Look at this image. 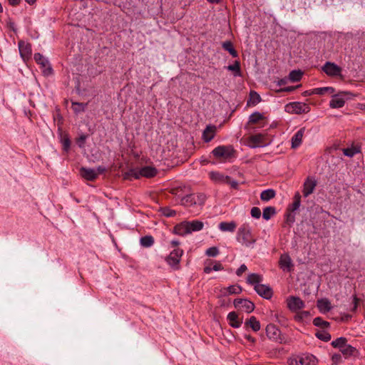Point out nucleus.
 Wrapping results in <instances>:
<instances>
[{
    "instance_id": "15",
    "label": "nucleus",
    "mask_w": 365,
    "mask_h": 365,
    "mask_svg": "<svg viewBox=\"0 0 365 365\" xmlns=\"http://www.w3.org/2000/svg\"><path fill=\"white\" fill-rule=\"evenodd\" d=\"M264 138V135L261 133L250 135L248 138V146L251 148L264 147L267 145Z\"/></svg>"
},
{
    "instance_id": "34",
    "label": "nucleus",
    "mask_w": 365,
    "mask_h": 365,
    "mask_svg": "<svg viewBox=\"0 0 365 365\" xmlns=\"http://www.w3.org/2000/svg\"><path fill=\"white\" fill-rule=\"evenodd\" d=\"M227 69L232 71L235 77L242 76L240 62L239 61H235L233 64L227 66Z\"/></svg>"
},
{
    "instance_id": "53",
    "label": "nucleus",
    "mask_w": 365,
    "mask_h": 365,
    "mask_svg": "<svg viewBox=\"0 0 365 365\" xmlns=\"http://www.w3.org/2000/svg\"><path fill=\"white\" fill-rule=\"evenodd\" d=\"M275 317L278 323L282 326H287V319L284 316H283L282 314H276Z\"/></svg>"
},
{
    "instance_id": "9",
    "label": "nucleus",
    "mask_w": 365,
    "mask_h": 365,
    "mask_svg": "<svg viewBox=\"0 0 365 365\" xmlns=\"http://www.w3.org/2000/svg\"><path fill=\"white\" fill-rule=\"evenodd\" d=\"M353 94L350 92H340L333 95L329 101V107L331 108H341L344 107L346 100L350 99Z\"/></svg>"
},
{
    "instance_id": "24",
    "label": "nucleus",
    "mask_w": 365,
    "mask_h": 365,
    "mask_svg": "<svg viewBox=\"0 0 365 365\" xmlns=\"http://www.w3.org/2000/svg\"><path fill=\"white\" fill-rule=\"evenodd\" d=\"M173 232L177 235H180L182 237H184V236L190 234L188 227H187V221H183L180 223L177 224L173 227Z\"/></svg>"
},
{
    "instance_id": "61",
    "label": "nucleus",
    "mask_w": 365,
    "mask_h": 365,
    "mask_svg": "<svg viewBox=\"0 0 365 365\" xmlns=\"http://www.w3.org/2000/svg\"><path fill=\"white\" fill-rule=\"evenodd\" d=\"M245 339H246L248 341H250L252 344L256 343V339L255 337H253L252 336H251L250 334H245Z\"/></svg>"
},
{
    "instance_id": "13",
    "label": "nucleus",
    "mask_w": 365,
    "mask_h": 365,
    "mask_svg": "<svg viewBox=\"0 0 365 365\" xmlns=\"http://www.w3.org/2000/svg\"><path fill=\"white\" fill-rule=\"evenodd\" d=\"M19 51L22 59L26 61L31 58L32 54L31 44L20 40L18 43Z\"/></svg>"
},
{
    "instance_id": "44",
    "label": "nucleus",
    "mask_w": 365,
    "mask_h": 365,
    "mask_svg": "<svg viewBox=\"0 0 365 365\" xmlns=\"http://www.w3.org/2000/svg\"><path fill=\"white\" fill-rule=\"evenodd\" d=\"M315 94L322 96L326 93H334L335 92V89L333 87H322V88H314Z\"/></svg>"
},
{
    "instance_id": "26",
    "label": "nucleus",
    "mask_w": 365,
    "mask_h": 365,
    "mask_svg": "<svg viewBox=\"0 0 365 365\" xmlns=\"http://www.w3.org/2000/svg\"><path fill=\"white\" fill-rule=\"evenodd\" d=\"M245 327L250 328L253 331L257 332L260 330L261 324L259 321L255 317L252 316L245 322Z\"/></svg>"
},
{
    "instance_id": "6",
    "label": "nucleus",
    "mask_w": 365,
    "mask_h": 365,
    "mask_svg": "<svg viewBox=\"0 0 365 365\" xmlns=\"http://www.w3.org/2000/svg\"><path fill=\"white\" fill-rule=\"evenodd\" d=\"M183 253V250L175 248L166 257L165 262L174 270H179L180 269V262Z\"/></svg>"
},
{
    "instance_id": "18",
    "label": "nucleus",
    "mask_w": 365,
    "mask_h": 365,
    "mask_svg": "<svg viewBox=\"0 0 365 365\" xmlns=\"http://www.w3.org/2000/svg\"><path fill=\"white\" fill-rule=\"evenodd\" d=\"M227 319L229 325L232 328H240L242 324V318L240 319L238 314L235 312H230L227 316Z\"/></svg>"
},
{
    "instance_id": "60",
    "label": "nucleus",
    "mask_w": 365,
    "mask_h": 365,
    "mask_svg": "<svg viewBox=\"0 0 365 365\" xmlns=\"http://www.w3.org/2000/svg\"><path fill=\"white\" fill-rule=\"evenodd\" d=\"M212 269H213V271H220L222 270L224 267L220 262H217L213 265Z\"/></svg>"
},
{
    "instance_id": "2",
    "label": "nucleus",
    "mask_w": 365,
    "mask_h": 365,
    "mask_svg": "<svg viewBox=\"0 0 365 365\" xmlns=\"http://www.w3.org/2000/svg\"><path fill=\"white\" fill-rule=\"evenodd\" d=\"M237 240L246 247H250L256 242V239L252 233L249 224L244 223L237 230Z\"/></svg>"
},
{
    "instance_id": "47",
    "label": "nucleus",
    "mask_w": 365,
    "mask_h": 365,
    "mask_svg": "<svg viewBox=\"0 0 365 365\" xmlns=\"http://www.w3.org/2000/svg\"><path fill=\"white\" fill-rule=\"evenodd\" d=\"M262 98L256 91H251L250 93V101L253 106L257 105L261 101Z\"/></svg>"
},
{
    "instance_id": "45",
    "label": "nucleus",
    "mask_w": 365,
    "mask_h": 365,
    "mask_svg": "<svg viewBox=\"0 0 365 365\" xmlns=\"http://www.w3.org/2000/svg\"><path fill=\"white\" fill-rule=\"evenodd\" d=\"M225 289L228 294H240L242 292V288L241 287V286L237 284L230 285L227 287Z\"/></svg>"
},
{
    "instance_id": "20",
    "label": "nucleus",
    "mask_w": 365,
    "mask_h": 365,
    "mask_svg": "<svg viewBox=\"0 0 365 365\" xmlns=\"http://www.w3.org/2000/svg\"><path fill=\"white\" fill-rule=\"evenodd\" d=\"M305 127L301 128L299 130H298L294 135L292 137L291 142H292V148H297L299 147L302 143V138L305 132Z\"/></svg>"
},
{
    "instance_id": "30",
    "label": "nucleus",
    "mask_w": 365,
    "mask_h": 365,
    "mask_svg": "<svg viewBox=\"0 0 365 365\" xmlns=\"http://www.w3.org/2000/svg\"><path fill=\"white\" fill-rule=\"evenodd\" d=\"M222 48L227 51L233 58L238 57V52L235 48L233 43L231 41H223L222 43Z\"/></svg>"
},
{
    "instance_id": "48",
    "label": "nucleus",
    "mask_w": 365,
    "mask_h": 365,
    "mask_svg": "<svg viewBox=\"0 0 365 365\" xmlns=\"http://www.w3.org/2000/svg\"><path fill=\"white\" fill-rule=\"evenodd\" d=\"M310 313L309 311H302L294 316V319L297 322H302L304 318L309 316Z\"/></svg>"
},
{
    "instance_id": "52",
    "label": "nucleus",
    "mask_w": 365,
    "mask_h": 365,
    "mask_svg": "<svg viewBox=\"0 0 365 365\" xmlns=\"http://www.w3.org/2000/svg\"><path fill=\"white\" fill-rule=\"evenodd\" d=\"M360 302V299L357 297L356 294L353 295L352 297V304L353 307L351 309V312L353 313H355L358 309L359 304Z\"/></svg>"
},
{
    "instance_id": "11",
    "label": "nucleus",
    "mask_w": 365,
    "mask_h": 365,
    "mask_svg": "<svg viewBox=\"0 0 365 365\" xmlns=\"http://www.w3.org/2000/svg\"><path fill=\"white\" fill-rule=\"evenodd\" d=\"M233 304L237 309H242L247 313H251L255 308V304L247 299H235Z\"/></svg>"
},
{
    "instance_id": "41",
    "label": "nucleus",
    "mask_w": 365,
    "mask_h": 365,
    "mask_svg": "<svg viewBox=\"0 0 365 365\" xmlns=\"http://www.w3.org/2000/svg\"><path fill=\"white\" fill-rule=\"evenodd\" d=\"M347 344L346 337L341 336L331 341V344L334 348H338L341 350Z\"/></svg>"
},
{
    "instance_id": "25",
    "label": "nucleus",
    "mask_w": 365,
    "mask_h": 365,
    "mask_svg": "<svg viewBox=\"0 0 365 365\" xmlns=\"http://www.w3.org/2000/svg\"><path fill=\"white\" fill-rule=\"evenodd\" d=\"M317 307L319 311L323 314L329 312L332 308L330 301L327 298L317 300Z\"/></svg>"
},
{
    "instance_id": "64",
    "label": "nucleus",
    "mask_w": 365,
    "mask_h": 365,
    "mask_svg": "<svg viewBox=\"0 0 365 365\" xmlns=\"http://www.w3.org/2000/svg\"><path fill=\"white\" fill-rule=\"evenodd\" d=\"M287 83V78H281L277 81V85L281 86L285 85Z\"/></svg>"
},
{
    "instance_id": "23",
    "label": "nucleus",
    "mask_w": 365,
    "mask_h": 365,
    "mask_svg": "<svg viewBox=\"0 0 365 365\" xmlns=\"http://www.w3.org/2000/svg\"><path fill=\"white\" fill-rule=\"evenodd\" d=\"M216 127L215 125H207L202 133V140L205 143L210 142L215 135Z\"/></svg>"
},
{
    "instance_id": "63",
    "label": "nucleus",
    "mask_w": 365,
    "mask_h": 365,
    "mask_svg": "<svg viewBox=\"0 0 365 365\" xmlns=\"http://www.w3.org/2000/svg\"><path fill=\"white\" fill-rule=\"evenodd\" d=\"M9 1V4L12 6H18L20 2H21V0H8Z\"/></svg>"
},
{
    "instance_id": "3",
    "label": "nucleus",
    "mask_w": 365,
    "mask_h": 365,
    "mask_svg": "<svg viewBox=\"0 0 365 365\" xmlns=\"http://www.w3.org/2000/svg\"><path fill=\"white\" fill-rule=\"evenodd\" d=\"M211 153L217 159L229 160L230 159L235 157L236 150L231 145H219L213 149Z\"/></svg>"
},
{
    "instance_id": "55",
    "label": "nucleus",
    "mask_w": 365,
    "mask_h": 365,
    "mask_svg": "<svg viewBox=\"0 0 365 365\" xmlns=\"http://www.w3.org/2000/svg\"><path fill=\"white\" fill-rule=\"evenodd\" d=\"M301 85H298V86H287V87H284V88H279V90L277 91V93H282V92H292L294 91H295L297 88L300 87Z\"/></svg>"
},
{
    "instance_id": "29",
    "label": "nucleus",
    "mask_w": 365,
    "mask_h": 365,
    "mask_svg": "<svg viewBox=\"0 0 365 365\" xmlns=\"http://www.w3.org/2000/svg\"><path fill=\"white\" fill-rule=\"evenodd\" d=\"M301 205V195L299 192H297L293 197V202L287 207V212H294L297 210Z\"/></svg>"
},
{
    "instance_id": "22",
    "label": "nucleus",
    "mask_w": 365,
    "mask_h": 365,
    "mask_svg": "<svg viewBox=\"0 0 365 365\" xmlns=\"http://www.w3.org/2000/svg\"><path fill=\"white\" fill-rule=\"evenodd\" d=\"M210 177L212 180L220 184H227L230 179L229 175H226L220 172L215 171L210 173Z\"/></svg>"
},
{
    "instance_id": "19",
    "label": "nucleus",
    "mask_w": 365,
    "mask_h": 365,
    "mask_svg": "<svg viewBox=\"0 0 365 365\" xmlns=\"http://www.w3.org/2000/svg\"><path fill=\"white\" fill-rule=\"evenodd\" d=\"M80 174L83 178L88 181H94L98 178V173L93 168L82 167Z\"/></svg>"
},
{
    "instance_id": "16",
    "label": "nucleus",
    "mask_w": 365,
    "mask_h": 365,
    "mask_svg": "<svg viewBox=\"0 0 365 365\" xmlns=\"http://www.w3.org/2000/svg\"><path fill=\"white\" fill-rule=\"evenodd\" d=\"M157 173L158 170L155 168L147 165L141 168L138 173H135L134 176L136 179L139 178L140 176L151 178L155 177Z\"/></svg>"
},
{
    "instance_id": "58",
    "label": "nucleus",
    "mask_w": 365,
    "mask_h": 365,
    "mask_svg": "<svg viewBox=\"0 0 365 365\" xmlns=\"http://www.w3.org/2000/svg\"><path fill=\"white\" fill-rule=\"evenodd\" d=\"M247 269V266L245 264H242L240 266V267L236 271V274L240 277L246 270Z\"/></svg>"
},
{
    "instance_id": "51",
    "label": "nucleus",
    "mask_w": 365,
    "mask_h": 365,
    "mask_svg": "<svg viewBox=\"0 0 365 365\" xmlns=\"http://www.w3.org/2000/svg\"><path fill=\"white\" fill-rule=\"evenodd\" d=\"M285 221L289 225H292L295 221V214L290 212H286Z\"/></svg>"
},
{
    "instance_id": "1",
    "label": "nucleus",
    "mask_w": 365,
    "mask_h": 365,
    "mask_svg": "<svg viewBox=\"0 0 365 365\" xmlns=\"http://www.w3.org/2000/svg\"><path fill=\"white\" fill-rule=\"evenodd\" d=\"M207 196L202 192L192 193L181 198L180 205L187 207H197L201 210L204 206Z\"/></svg>"
},
{
    "instance_id": "62",
    "label": "nucleus",
    "mask_w": 365,
    "mask_h": 365,
    "mask_svg": "<svg viewBox=\"0 0 365 365\" xmlns=\"http://www.w3.org/2000/svg\"><path fill=\"white\" fill-rule=\"evenodd\" d=\"M315 94V91H314V89H312V90H307V91H305L302 93V95L304 96H312V95H314Z\"/></svg>"
},
{
    "instance_id": "57",
    "label": "nucleus",
    "mask_w": 365,
    "mask_h": 365,
    "mask_svg": "<svg viewBox=\"0 0 365 365\" xmlns=\"http://www.w3.org/2000/svg\"><path fill=\"white\" fill-rule=\"evenodd\" d=\"M227 185H230L232 188L235 190H237L239 187L238 182L237 180H232L231 177H230V179L227 183Z\"/></svg>"
},
{
    "instance_id": "35",
    "label": "nucleus",
    "mask_w": 365,
    "mask_h": 365,
    "mask_svg": "<svg viewBox=\"0 0 365 365\" xmlns=\"http://www.w3.org/2000/svg\"><path fill=\"white\" fill-rule=\"evenodd\" d=\"M264 119L265 117L262 113L256 111L250 115L248 124H256Z\"/></svg>"
},
{
    "instance_id": "37",
    "label": "nucleus",
    "mask_w": 365,
    "mask_h": 365,
    "mask_svg": "<svg viewBox=\"0 0 365 365\" xmlns=\"http://www.w3.org/2000/svg\"><path fill=\"white\" fill-rule=\"evenodd\" d=\"M276 208L272 206L266 207L263 210L262 212V217L265 220H269L271 219L272 217H273L276 214Z\"/></svg>"
},
{
    "instance_id": "32",
    "label": "nucleus",
    "mask_w": 365,
    "mask_h": 365,
    "mask_svg": "<svg viewBox=\"0 0 365 365\" xmlns=\"http://www.w3.org/2000/svg\"><path fill=\"white\" fill-rule=\"evenodd\" d=\"M342 151L345 156L352 158L356 154L361 153V147L360 145H351V147L344 148Z\"/></svg>"
},
{
    "instance_id": "33",
    "label": "nucleus",
    "mask_w": 365,
    "mask_h": 365,
    "mask_svg": "<svg viewBox=\"0 0 365 365\" xmlns=\"http://www.w3.org/2000/svg\"><path fill=\"white\" fill-rule=\"evenodd\" d=\"M263 280V277L261 274H256V273H252L248 274L247 277V282L255 287L257 284H261V282Z\"/></svg>"
},
{
    "instance_id": "56",
    "label": "nucleus",
    "mask_w": 365,
    "mask_h": 365,
    "mask_svg": "<svg viewBox=\"0 0 365 365\" xmlns=\"http://www.w3.org/2000/svg\"><path fill=\"white\" fill-rule=\"evenodd\" d=\"M71 147V140L69 138L66 137L63 140V149L65 151H68Z\"/></svg>"
},
{
    "instance_id": "50",
    "label": "nucleus",
    "mask_w": 365,
    "mask_h": 365,
    "mask_svg": "<svg viewBox=\"0 0 365 365\" xmlns=\"http://www.w3.org/2000/svg\"><path fill=\"white\" fill-rule=\"evenodd\" d=\"M87 137H88L87 135L83 133L78 138H76V142L79 148H83L85 147V143H86Z\"/></svg>"
},
{
    "instance_id": "40",
    "label": "nucleus",
    "mask_w": 365,
    "mask_h": 365,
    "mask_svg": "<svg viewBox=\"0 0 365 365\" xmlns=\"http://www.w3.org/2000/svg\"><path fill=\"white\" fill-rule=\"evenodd\" d=\"M72 109L76 114H78L80 113L84 112L88 103H78V102H71Z\"/></svg>"
},
{
    "instance_id": "4",
    "label": "nucleus",
    "mask_w": 365,
    "mask_h": 365,
    "mask_svg": "<svg viewBox=\"0 0 365 365\" xmlns=\"http://www.w3.org/2000/svg\"><path fill=\"white\" fill-rule=\"evenodd\" d=\"M289 365H317V359L311 354H302L288 359Z\"/></svg>"
},
{
    "instance_id": "46",
    "label": "nucleus",
    "mask_w": 365,
    "mask_h": 365,
    "mask_svg": "<svg viewBox=\"0 0 365 365\" xmlns=\"http://www.w3.org/2000/svg\"><path fill=\"white\" fill-rule=\"evenodd\" d=\"M161 214L166 217H172L176 215V211L169 207H160Z\"/></svg>"
},
{
    "instance_id": "38",
    "label": "nucleus",
    "mask_w": 365,
    "mask_h": 365,
    "mask_svg": "<svg viewBox=\"0 0 365 365\" xmlns=\"http://www.w3.org/2000/svg\"><path fill=\"white\" fill-rule=\"evenodd\" d=\"M313 324L315 327H320L322 329H327L330 327V323L327 321L324 320L321 317H315L313 319Z\"/></svg>"
},
{
    "instance_id": "59",
    "label": "nucleus",
    "mask_w": 365,
    "mask_h": 365,
    "mask_svg": "<svg viewBox=\"0 0 365 365\" xmlns=\"http://www.w3.org/2000/svg\"><path fill=\"white\" fill-rule=\"evenodd\" d=\"M332 361L337 364H339L341 361V356L339 354H334L331 356Z\"/></svg>"
},
{
    "instance_id": "21",
    "label": "nucleus",
    "mask_w": 365,
    "mask_h": 365,
    "mask_svg": "<svg viewBox=\"0 0 365 365\" xmlns=\"http://www.w3.org/2000/svg\"><path fill=\"white\" fill-rule=\"evenodd\" d=\"M279 266L283 270L291 271L293 263L289 255H281L279 260Z\"/></svg>"
},
{
    "instance_id": "10",
    "label": "nucleus",
    "mask_w": 365,
    "mask_h": 365,
    "mask_svg": "<svg viewBox=\"0 0 365 365\" xmlns=\"http://www.w3.org/2000/svg\"><path fill=\"white\" fill-rule=\"evenodd\" d=\"M287 305L291 312H296L297 311L303 309L305 307V303L299 297L289 296L287 299Z\"/></svg>"
},
{
    "instance_id": "7",
    "label": "nucleus",
    "mask_w": 365,
    "mask_h": 365,
    "mask_svg": "<svg viewBox=\"0 0 365 365\" xmlns=\"http://www.w3.org/2000/svg\"><path fill=\"white\" fill-rule=\"evenodd\" d=\"M265 330L269 339L279 344L285 343L284 336L282 334L280 329L275 324H267Z\"/></svg>"
},
{
    "instance_id": "31",
    "label": "nucleus",
    "mask_w": 365,
    "mask_h": 365,
    "mask_svg": "<svg viewBox=\"0 0 365 365\" xmlns=\"http://www.w3.org/2000/svg\"><path fill=\"white\" fill-rule=\"evenodd\" d=\"M237 227V224L234 221L231 222H221L218 225V228L222 232H233Z\"/></svg>"
},
{
    "instance_id": "12",
    "label": "nucleus",
    "mask_w": 365,
    "mask_h": 365,
    "mask_svg": "<svg viewBox=\"0 0 365 365\" xmlns=\"http://www.w3.org/2000/svg\"><path fill=\"white\" fill-rule=\"evenodd\" d=\"M322 70L329 76L336 77L341 76V68L332 62H326L322 67Z\"/></svg>"
},
{
    "instance_id": "54",
    "label": "nucleus",
    "mask_w": 365,
    "mask_h": 365,
    "mask_svg": "<svg viewBox=\"0 0 365 365\" xmlns=\"http://www.w3.org/2000/svg\"><path fill=\"white\" fill-rule=\"evenodd\" d=\"M250 213H251L252 217L254 218H256V219H259L262 214L260 209L257 207H253L251 209Z\"/></svg>"
},
{
    "instance_id": "36",
    "label": "nucleus",
    "mask_w": 365,
    "mask_h": 365,
    "mask_svg": "<svg viewBox=\"0 0 365 365\" xmlns=\"http://www.w3.org/2000/svg\"><path fill=\"white\" fill-rule=\"evenodd\" d=\"M276 192L273 189L263 190L260 194V198L262 201H269L275 197Z\"/></svg>"
},
{
    "instance_id": "5",
    "label": "nucleus",
    "mask_w": 365,
    "mask_h": 365,
    "mask_svg": "<svg viewBox=\"0 0 365 365\" xmlns=\"http://www.w3.org/2000/svg\"><path fill=\"white\" fill-rule=\"evenodd\" d=\"M310 106L302 102H291L285 105L284 110L291 114L308 113L310 111Z\"/></svg>"
},
{
    "instance_id": "28",
    "label": "nucleus",
    "mask_w": 365,
    "mask_h": 365,
    "mask_svg": "<svg viewBox=\"0 0 365 365\" xmlns=\"http://www.w3.org/2000/svg\"><path fill=\"white\" fill-rule=\"evenodd\" d=\"M187 225L190 234L192 232H198L203 229L204 223L198 220L187 221Z\"/></svg>"
},
{
    "instance_id": "8",
    "label": "nucleus",
    "mask_w": 365,
    "mask_h": 365,
    "mask_svg": "<svg viewBox=\"0 0 365 365\" xmlns=\"http://www.w3.org/2000/svg\"><path fill=\"white\" fill-rule=\"evenodd\" d=\"M34 58L36 63L40 66L43 76H49L53 73V70L48 58L44 57L41 53H34Z\"/></svg>"
},
{
    "instance_id": "27",
    "label": "nucleus",
    "mask_w": 365,
    "mask_h": 365,
    "mask_svg": "<svg viewBox=\"0 0 365 365\" xmlns=\"http://www.w3.org/2000/svg\"><path fill=\"white\" fill-rule=\"evenodd\" d=\"M341 353L344 355L345 359H348L351 356H356L359 354V351L351 344H346L341 350Z\"/></svg>"
},
{
    "instance_id": "14",
    "label": "nucleus",
    "mask_w": 365,
    "mask_h": 365,
    "mask_svg": "<svg viewBox=\"0 0 365 365\" xmlns=\"http://www.w3.org/2000/svg\"><path fill=\"white\" fill-rule=\"evenodd\" d=\"M255 291L261 297L265 299H270L273 296V290L269 285L259 284L254 287Z\"/></svg>"
},
{
    "instance_id": "39",
    "label": "nucleus",
    "mask_w": 365,
    "mask_h": 365,
    "mask_svg": "<svg viewBox=\"0 0 365 365\" xmlns=\"http://www.w3.org/2000/svg\"><path fill=\"white\" fill-rule=\"evenodd\" d=\"M140 245L143 247H150L154 244V238L151 235H145L140 240Z\"/></svg>"
},
{
    "instance_id": "49",
    "label": "nucleus",
    "mask_w": 365,
    "mask_h": 365,
    "mask_svg": "<svg viewBox=\"0 0 365 365\" xmlns=\"http://www.w3.org/2000/svg\"><path fill=\"white\" fill-rule=\"evenodd\" d=\"M219 253H220V251L217 247H211L208 248L205 252L206 255H207L208 257H216L217 255H219Z\"/></svg>"
},
{
    "instance_id": "42",
    "label": "nucleus",
    "mask_w": 365,
    "mask_h": 365,
    "mask_svg": "<svg viewBox=\"0 0 365 365\" xmlns=\"http://www.w3.org/2000/svg\"><path fill=\"white\" fill-rule=\"evenodd\" d=\"M315 336L317 339H319L323 341H325V342L329 341L331 338V334L325 330L317 331L315 333Z\"/></svg>"
},
{
    "instance_id": "43",
    "label": "nucleus",
    "mask_w": 365,
    "mask_h": 365,
    "mask_svg": "<svg viewBox=\"0 0 365 365\" xmlns=\"http://www.w3.org/2000/svg\"><path fill=\"white\" fill-rule=\"evenodd\" d=\"M303 76V73L300 70H293L289 74V79L292 82L299 81Z\"/></svg>"
},
{
    "instance_id": "17",
    "label": "nucleus",
    "mask_w": 365,
    "mask_h": 365,
    "mask_svg": "<svg viewBox=\"0 0 365 365\" xmlns=\"http://www.w3.org/2000/svg\"><path fill=\"white\" fill-rule=\"evenodd\" d=\"M316 186H317V181L313 178H311V177L307 178V179L305 180V181L304 182V184H303L302 192H303L304 197H307L309 195H311L313 192Z\"/></svg>"
}]
</instances>
